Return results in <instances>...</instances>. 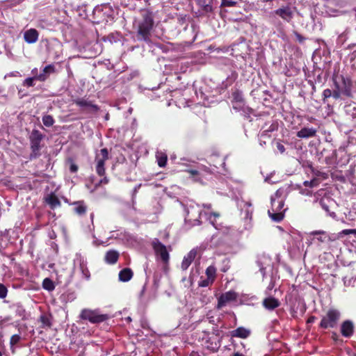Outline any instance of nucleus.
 Masks as SVG:
<instances>
[{"label":"nucleus","instance_id":"6e6d98bb","mask_svg":"<svg viewBox=\"0 0 356 356\" xmlns=\"http://www.w3.org/2000/svg\"><path fill=\"white\" fill-rule=\"evenodd\" d=\"M283 193H284V190L283 189H278L275 193L274 194V195H273L272 197H274L275 198V201L277 200H280V198L282 197V195H283Z\"/></svg>","mask_w":356,"mask_h":356},{"label":"nucleus","instance_id":"13d9d810","mask_svg":"<svg viewBox=\"0 0 356 356\" xmlns=\"http://www.w3.org/2000/svg\"><path fill=\"white\" fill-rule=\"evenodd\" d=\"M276 146H277V149L279 150V152L280 153L282 154V153H284L285 152V147H284V146L282 143H277Z\"/></svg>","mask_w":356,"mask_h":356},{"label":"nucleus","instance_id":"58836bf2","mask_svg":"<svg viewBox=\"0 0 356 356\" xmlns=\"http://www.w3.org/2000/svg\"><path fill=\"white\" fill-rule=\"evenodd\" d=\"M156 158L159 166L161 168L165 167L168 161L167 155L161 154V155L157 156Z\"/></svg>","mask_w":356,"mask_h":356},{"label":"nucleus","instance_id":"864d4df0","mask_svg":"<svg viewBox=\"0 0 356 356\" xmlns=\"http://www.w3.org/2000/svg\"><path fill=\"white\" fill-rule=\"evenodd\" d=\"M308 167L311 169L312 170V172L315 175V176H317V177H320V176H322L324 173L321 172V171L314 168L312 167V163H309L308 164Z\"/></svg>","mask_w":356,"mask_h":356},{"label":"nucleus","instance_id":"4d7b16f0","mask_svg":"<svg viewBox=\"0 0 356 356\" xmlns=\"http://www.w3.org/2000/svg\"><path fill=\"white\" fill-rule=\"evenodd\" d=\"M295 36H296L297 40L300 43L303 42L305 40V38H304L302 35H300L298 32H295Z\"/></svg>","mask_w":356,"mask_h":356},{"label":"nucleus","instance_id":"4468645a","mask_svg":"<svg viewBox=\"0 0 356 356\" xmlns=\"http://www.w3.org/2000/svg\"><path fill=\"white\" fill-rule=\"evenodd\" d=\"M317 129L313 127H303L297 132V136L300 138H309L316 136Z\"/></svg>","mask_w":356,"mask_h":356},{"label":"nucleus","instance_id":"c756f323","mask_svg":"<svg viewBox=\"0 0 356 356\" xmlns=\"http://www.w3.org/2000/svg\"><path fill=\"white\" fill-rule=\"evenodd\" d=\"M268 214L270 218L275 222H280L284 218V214L282 212L279 211H268Z\"/></svg>","mask_w":356,"mask_h":356},{"label":"nucleus","instance_id":"20e7f679","mask_svg":"<svg viewBox=\"0 0 356 356\" xmlns=\"http://www.w3.org/2000/svg\"><path fill=\"white\" fill-rule=\"evenodd\" d=\"M341 317V313L335 309H329L322 318L319 326L323 329L335 327Z\"/></svg>","mask_w":356,"mask_h":356},{"label":"nucleus","instance_id":"f03ea898","mask_svg":"<svg viewBox=\"0 0 356 356\" xmlns=\"http://www.w3.org/2000/svg\"><path fill=\"white\" fill-rule=\"evenodd\" d=\"M334 84L336 88H339L343 96L353 97L356 92V82L353 81L348 75H337L334 78Z\"/></svg>","mask_w":356,"mask_h":356},{"label":"nucleus","instance_id":"79ce46f5","mask_svg":"<svg viewBox=\"0 0 356 356\" xmlns=\"http://www.w3.org/2000/svg\"><path fill=\"white\" fill-rule=\"evenodd\" d=\"M37 79L36 76L29 77L24 81L23 85L26 87H32L34 86V80Z\"/></svg>","mask_w":356,"mask_h":356},{"label":"nucleus","instance_id":"412c9836","mask_svg":"<svg viewBox=\"0 0 356 356\" xmlns=\"http://www.w3.org/2000/svg\"><path fill=\"white\" fill-rule=\"evenodd\" d=\"M232 103L233 104V108L237 111H242L245 113H247L248 115L252 113L253 111V110L251 108L245 106V101H243L241 103H238V102H232Z\"/></svg>","mask_w":356,"mask_h":356},{"label":"nucleus","instance_id":"39448f33","mask_svg":"<svg viewBox=\"0 0 356 356\" xmlns=\"http://www.w3.org/2000/svg\"><path fill=\"white\" fill-rule=\"evenodd\" d=\"M80 318L83 320H88L92 323H98L107 320L108 315L99 314L96 311L84 309L80 314Z\"/></svg>","mask_w":356,"mask_h":356},{"label":"nucleus","instance_id":"49530a36","mask_svg":"<svg viewBox=\"0 0 356 356\" xmlns=\"http://www.w3.org/2000/svg\"><path fill=\"white\" fill-rule=\"evenodd\" d=\"M8 289L6 286L0 283V298L3 299L6 297Z\"/></svg>","mask_w":356,"mask_h":356},{"label":"nucleus","instance_id":"c9c22d12","mask_svg":"<svg viewBox=\"0 0 356 356\" xmlns=\"http://www.w3.org/2000/svg\"><path fill=\"white\" fill-rule=\"evenodd\" d=\"M312 235H321L318 240L321 242H327V233L323 230L314 231L311 233Z\"/></svg>","mask_w":356,"mask_h":356},{"label":"nucleus","instance_id":"0eeeda50","mask_svg":"<svg viewBox=\"0 0 356 356\" xmlns=\"http://www.w3.org/2000/svg\"><path fill=\"white\" fill-rule=\"evenodd\" d=\"M273 13L288 23L292 21L294 15L292 8L289 6H282L274 10Z\"/></svg>","mask_w":356,"mask_h":356},{"label":"nucleus","instance_id":"2eb2a0df","mask_svg":"<svg viewBox=\"0 0 356 356\" xmlns=\"http://www.w3.org/2000/svg\"><path fill=\"white\" fill-rule=\"evenodd\" d=\"M74 103L84 110L91 109L93 111H97L99 110V107L97 105L84 99H77L74 100Z\"/></svg>","mask_w":356,"mask_h":356},{"label":"nucleus","instance_id":"9b49d317","mask_svg":"<svg viewBox=\"0 0 356 356\" xmlns=\"http://www.w3.org/2000/svg\"><path fill=\"white\" fill-rule=\"evenodd\" d=\"M341 333L345 337H350L354 333V325L350 320L343 322L341 325Z\"/></svg>","mask_w":356,"mask_h":356},{"label":"nucleus","instance_id":"7ed1b4c3","mask_svg":"<svg viewBox=\"0 0 356 356\" xmlns=\"http://www.w3.org/2000/svg\"><path fill=\"white\" fill-rule=\"evenodd\" d=\"M44 137V135H43L40 131L37 129H33L31 131L29 136V140L31 149L29 159L31 160L35 159L40 156V143Z\"/></svg>","mask_w":356,"mask_h":356},{"label":"nucleus","instance_id":"680f3d73","mask_svg":"<svg viewBox=\"0 0 356 356\" xmlns=\"http://www.w3.org/2000/svg\"><path fill=\"white\" fill-rule=\"evenodd\" d=\"M108 183V179L106 177H105L99 181V182L98 183V184H97V186H100L101 184H107Z\"/></svg>","mask_w":356,"mask_h":356},{"label":"nucleus","instance_id":"f257e3e1","mask_svg":"<svg viewBox=\"0 0 356 356\" xmlns=\"http://www.w3.org/2000/svg\"><path fill=\"white\" fill-rule=\"evenodd\" d=\"M154 19L149 12H145L142 15V19L138 22L136 38L139 41L147 43L151 42L152 31L154 26Z\"/></svg>","mask_w":356,"mask_h":356},{"label":"nucleus","instance_id":"6ab92c4d","mask_svg":"<svg viewBox=\"0 0 356 356\" xmlns=\"http://www.w3.org/2000/svg\"><path fill=\"white\" fill-rule=\"evenodd\" d=\"M133 271L131 269L129 268H125L120 271L119 273V280L121 282H128L129 281L132 277H133Z\"/></svg>","mask_w":356,"mask_h":356},{"label":"nucleus","instance_id":"8fccbe9b","mask_svg":"<svg viewBox=\"0 0 356 356\" xmlns=\"http://www.w3.org/2000/svg\"><path fill=\"white\" fill-rule=\"evenodd\" d=\"M68 161L70 163V172H73V173L76 172L78 170V168H79L78 165L73 162L72 159H70L68 160Z\"/></svg>","mask_w":356,"mask_h":356},{"label":"nucleus","instance_id":"a18cd8bd","mask_svg":"<svg viewBox=\"0 0 356 356\" xmlns=\"http://www.w3.org/2000/svg\"><path fill=\"white\" fill-rule=\"evenodd\" d=\"M40 321L43 325L51 327V323L50 322V319L48 316L42 315L40 316Z\"/></svg>","mask_w":356,"mask_h":356},{"label":"nucleus","instance_id":"bf43d9fd","mask_svg":"<svg viewBox=\"0 0 356 356\" xmlns=\"http://www.w3.org/2000/svg\"><path fill=\"white\" fill-rule=\"evenodd\" d=\"M319 203H320L321 207L325 211L329 212V207L325 204V202L323 200H321Z\"/></svg>","mask_w":356,"mask_h":356},{"label":"nucleus","instance_id":"1a4fd4ad","mask_svg":"<svg viewBox=\"0 0 356 356\" xmlns=\"http://www.w3.org/2000/svg\"><path fill=\"white\" fill-rule=\"evenodd\" d=\"M153 247L156 253L160 255L162 261L163 262H168L169 260V254L167 251L166 247L159 240L154 242Z\"/></svg>","mask_w":356,"mask_h":356},{"label":"nucleus","instance_id":"c03bdc74","mask_svg":"<svg viewBox=\"0 0 356 356\" xmlns=\"http://www.w3.org/2000/svg\"><path fill=\"white\" fill-rule=\"evenodd\" d=\"M213 282V280H210L209 278H206L204 280L200 281L198 285L199 286L201 287H206L211 285Z\"/></svg>","mask_w":356,"mask_h":356},{"label":"nucleus","instance_id":"5fc2aeb1","mask_svg":"<svg viewBox=\"0 0 356 356\" xmlns=\"http://www.w3.org/2000/svg\"><path fill=\"white\" fill-rule=\"evenodd\" d=\"M101 154L102 156V159L100 160H104L105 162L108 159V152L106 148H103L100 150Z\"/></svg>","mask_w":356,"mask_h":356},{"label":"nucleus","instance_id":"c85d7f7f","mask_svg":"<svg viewBox=\"0 0 356 356\" xmlns=\"http://www.w3.org/2000/svg\"><path fill=\"white\" fill-rule=\"evenodd\" d=\"M262 129L264 130L261 134V138H263L265 136V135H268V133L275 131L277 129V125L275 124H270L269 126H268V124L266 123L262 127Z\"/></svg>","mask_w":356,"mask_h":356},{"label":"nucleus","instance_id":"0e129e2a","mask_svg":"<svg viewBox=\"0 0 356 356\" xmlns=\"http://www.w3.org/2000/svg\"><path fill=\"white\" fill-rule=\"evenodd\" d=\"M192 176H195V175H197L199 174V172L197 170H189L188 171Z\"/></svg>","mask_w":356,"mask_h":356},{"label":"nucleus","instance_id":"f8f14e48","mask_svg":"<svg viewBox=\"0 0 356 356\" xmlns=\"http://www.w3.org/2000/svg\"><path fill=\"white\" fill-rule=\"evenodd\" d=\"M251 334L250 329L244 327H238V328L229 332L231 337H237L241 339H247Z\"/></svg>","mask_w":356,"mask_h":356},{"label":"nucleus","instance_id":"473e14b6","mask_svg":"<svg viewBox=\"0 0 356 356\" xmlns=\"http://www.w3.org/2000/svg\"><path fill=\"white\" fill-rule=\"evenodd\" d=\"M345 111L347 115L353 118H356V106L355 105L349 104L346 106Z\"/></svg>","mask_w":356,"mask_h":356},{"label":"nucleus","instance_id":"b1692460","mask_svg":"<svg viewBox=\"0 0 356 356\" xmlns=\"http://www.w3.org/2000/svg\"><path fill=\"white\" fill-rule=\"evenodd\" d=\"M197 4L202 8L205 13H211L213 10L211 1L209 0H196Z\"/></svg>","mask_w":356,"mask_h":356},{"label":"nucleus","instance_id":"4c0bfd02","mask_svg":"<svg viewBox=\"0 0 356 356\" xmlns=\"http://www.w3.org/2000/svg\"><path fill=\"white\" fill-rule=\"evenodd\" d=\"M80 269L81 270L83 277L86 280H88L90 277V273L83 261L80 263Z\"/></svg>","mask_w":356,"mask_h":356},{"label":"nucleus","instance_id":"052dcab7","mask_svg":"<svg viewBox=\"0 0 356 356\" xmlns=\"http://www.w3.org/2000/svg\"><path fill=\"white\" fill-rule=\"evenodd\" d=\"M221 331L218 330H213L211 334H214L215 337H221V339H222V336L221 335Z\"/></svg>","mask_w":356,"mask_h":356},{"label":"nucleus","instance_id":"423d86ee","mask_svg":"<svg viewBox=\"0 0 356 356\" xmlns=\"http://www.w3.org/2000/svg\"><path fill=\"white\" fill-rule=\"evenodd\" d=\"M271 264L270 257L265 253L259 254L257 256L256 264L259 268L263 277L266 276V269Z\"/></svg>","mask_w":356,"mask_h":356},{"label":"nucleus","instance_id":"37998d69","mask_svg":"<svg viewBox=\"0 0 356 356\" xmlns=\"http://www.w3.org/2000/svg\"><path fill=\"white\" fill-rule=\"evenodd\" d=\"M21 339V337L19 334H13L10 337V344L13 347V346L16 345Z\"/></svg>","mask_w":356,"mask_h":356},{"label":"nucleus","instance_id":"338daca9","mask_svg":"<svg viewBox=\"0 0 356 356\" xmlns=\"http://www.w3.org/2000/svg\"><path fill=\"white\" fill-rule=\"evenodd\" d=\"M260 145L261 146L264 145L266 144V141L263 140V138H259Z\"/></svg>","mask_w":356,"mask_h":356},{"label":"nucleus","instance_id":"dca6fc26","mask_svg":"<svg viewBox=\"0 0 356 356\" xmlns=\"http://www.w3.org/2000/svg\"><path fill=\"white\" fill-rule=\"evenodd\" d=\"M196 254L197 251L195 249H193L184 257L181 263L182 270H186L189 267L192 261L195 259Z\"/></svg>","mask_w":356,"mask_h":356},{"label":"nucleus","instance_id":"9d476101","mask_svg":"<svg viewBox=\"0 0 356 356\" xmlns=\"http://www.w3.org/2000/svg\"><path fill=\"white\" fill-rule=\"evenodd\" d=\"M237 298V294L236 292L229 291L225 293H222L218 298V308H222L225 305L230 301L235 300Z\"/></svg>","mask_w":356,"mask_h":356},{"label":"nucleus","instance_id":"72a5a7b5","mask_svg":"<svg viewBox=\"0 0 356 356\" xmlns=\"http://www.w3.org/2000/svg\"><path fill=\"white\" fill-rule=\"evenodd\" d=\"M42 286L49 291H53L55 288L54 282L49 278H45L43 280Z\"/></svg>","mask_w":356,"mask_h":356},{"label":"nucleus","instance_id":"774afa93","mask_svg":"<svg viewBox=\"0 0 356 356\" xmlns=\"http://www.w3.org/2000/svg\"><path fill=\"white\" fill-rule=\"evenodd\" d=\"M233 356H244L243 354L239 353L238 352L234 353Z\"/></svg>","mask_w":356,"mask_h":356},{"label":"nucleus","instance_id":"6e6552de","mask_svg":"<svg viewBox=\"0 0 356 356\" xmlns=\"http://www.w3.org/2000/svg\"><path fill=\"white\" fill-rule=\"evenodd\" d=\"M220 342L221 337H215L214 334H211L206 339L205 346L207 349L216 352L220 347Z\"/></svg>","mask_w":356,"mask_h":356},{"label":"nucleus","instance_id":"a878e982","mask_svg":"<svg viewBox=\"0 0 356 356\" xmlns=\"http://www.w3.org/2000/svg\"><path fill=\"white\" fill-rule=\"evenodd\" d=\"M202 211H198L197 213V216H195V218L194 219H193L192 218H191L190 216V212L189 211H187V215L185 217V220L186 221H193V222H191V225L192 226H194V225H200L201 224V221L200 220V216L202 214Z\"/></svg>","mask_w":356,"mask_h":356},{"label":"nucleus","instance_id":"4be33fe9","mask_svg":"<svg viewBox=\"0 0 356 356\" xmlns=\"http://www.w3.org/2000/svg\"><path fill=\"white\" fill-rule=\"evenodd\" d=\"M15 312L16 316L24 319L26 316V310L19 302L15 303L10 307Z\"/></svg>","mask_w":356,"mask_h":356},{"label":"nucleus","instance_id":"69168bd1","mask_svg":"<svg viewBox=\"0 0 356 356\" xmlns=\"http://www.w3.org/2000/svg\"><path fill=\"white\" fill-rule=\"evenodd\" d=\"M202 207H203L204 208L207 209H211V207H212V205H211V204H202Z\"/></svg>","mask_w":356,"mask_h":356},{"label":"nucleus","instance_id":"f3484780","mask_svg":"<svg viewBox=\"0 0 356 356\" xmlns=\"http://www.w3.org/2000/svg\"><path fill=\"white\" fill-rule=\"evenodd\" d=\"M280 304L279 300L273 297L266 298L263 300L264 307L268 310H273L278 307Z\"/></svg>","mask_w":356,"mask_h":356},{"label":"nucleus","instance_id":"aec40b11","mask_svg":"<svg viewBox=\"0 0 356 356\" xmlns=\"http://www.w3.org/2000/svg\"><path fill=\"white\" fill-rule=\"evenodd\" d=\"M46 202L50 206L52 209L60 206V202L57 196L51 193L46 197Z\"/></svg>","mask_w":356,"mask_h":356},{"label":"nucleus","instance_id":"f704fd0d","mask_svg":"<svg viewBox=\"0 0 356 356\" xmlns=\"http://www.w3.org/2000/svg\"><path fill=\"white\" fill-rule=\"evenodd\" d=\"M216 269L213 266H209L206 269V275L207 276V278H209L210 280H211L213 281H214V279L216 277Z\"/></svg>","mask_w":356,"mask_h":356},{"label":"nucleus","instance_id":"a19ab883","mask_svg":"<svg viewBox=\"0 0 356 356\" xmlns=\"http://www.w3.org/2000/svg\"><path fill=\"white\" fill-rule=\"evenodd\" d=\"M318 184V181L316 179H313L311 181H305L303 182V185L306 187L314 188L317 186Z\"/></svg>","mask_w":356,"mask_h":356},{"label":"nucleus","instance_id":"603ef678","mask_svg":"<svg viewBox=\"0 0 356 356\" xmlns=\"http://www.w3.org/2000/svg\"><path fill=\"white\" fill-rule=\"evenodd\" d=\"M236 4V1L232 0H222L221 6H234Z\"/></svg>","mask_w":356,"mask_h":356},{"label":"nucleus","instance_id":"a211bd4d","mask_svg":"<svg viewBox=\"0 0 356 356\" xmlns=\"http://www.w3.org/2000/svg\"><path fill=\"white\" fill-rule=\"evenodd\" d=\"M120 254L114 250H108L105 254V261L108 264H115L119 258Z\"/></svg>","mask_w":356,"mask_h":356},{"label":"nucleus","instance_id":"cd10ccee","mask_svg":"<svg viewBox=\"0 0 356 356\" xmlns=\"http://www.w3.org/2000/svg\"><path fill=\"white\" fill-rule=\"evenodd\" d=\"M232 102L241 103L243 101H245L243 92L238 89H236L234 91L232 92Z\"/></svg>","mask_w":356,"mask_h":356},{"label":"nucleus","instance_id":"de8ad7c7","mask_svg":"<svg viewBox=\"0 0 356 356\" xmlns=\"http://www.w3.org/2000/svg\"><path fill=\"white\" fill-rule=\"evenodd\" d=\"M343 95V93L341 92L339 88H336L332 91V96L334 99H338L341 98V97Z\"/></svg>","mask_w":356,"mask_h":356},{"label":"nucleus","instance_id":"e2e57ef3","mask_svg":"<svg viewBox=\"0 0 356 356\" xmlns=\"http://www.w3.org/2000/svg\"><path fill=\"white\" fill-rule=\"evenodd\" d=\"M316 320V317L314 316H310L308 319H307V323L310 324V323H313Z\"/></svg>","mask_w":356,"mask_h":356},{"label":"nucleus","instance_id":"e433bc0d","mask_svg":"<svg viewBox=\"0 0 356 356\" xmlns=\"http://www.w3.org/2000/svg\"><path fill=\"white\" fill-rule=\"evenodd\" d=\"M204 215L208 216V220L215 227V228L216 229H218L217 227V226L216 225V220H215V219H213L212 218L213 217L214 218H218L220 216V213H218V212H211L210 213L204 212Z\"/></svg>","mask_w":356,"mask_h":356},{"label":"nucleus","instance_id":"bb28decb","mask_svg":"<svg viewBox=\"0 0 356 356\" xmlns=\"http://www.w3.org/2000/svg\"><path fill=\"white\" fill-rule=\"evenodd\" d=\"M73 204L76 205L74 211L79 215H83L86 211V206L83 201L75 202Z\"/></svg>","mask_w":356,"mask_h":356},{"label":"nucleus","instance_id":"2f4dec72","mask_svg":"<svg viewBox=\"0 0 356 356\" xmlns=\"http://www.w3.org/2000/svg\"><path fill=\"white\" fill-rule=\"evenodd\" d=\"M42 123L44 126L47 127H50L53 126L55 121L53 117L50 115H45L42 117Z\"/></svg>","mask_w":356,"mask_h":356},{"label":"nucleus","instance_id":"ea45409f","mask_svg":"<svg viewBox=\"0 0 356 356\" xmlns=\"http://www.w3.org/2000/svg\"><path fill=\"white\" fill-rule=\"evenodd\" d=\"M353 234L356 236V229H343L341 232H339V238H342L345 235Z\"/></svg>","mask_w":356,"mask_h":356},{"label":"nucleus","instance_id":"3c124183","mask_svg":"<svg viewBox=\"0 0 356 356\" xmlns=\"http://www.w3.org/2000/svg\"><path fill=\"white\" fill-rule=\"evenodd\" d=\"M332 96V90L330 89H325L323 92V101L325 103V100Z\"/></svg>","mask_w":356,"mask_h":356},{"label":"nucleus","instance_id":"09e8293b","mask_svg":"<svg viewBox=\"0 0 356 356\" xmlns=\"http://www.w3.org/2000/svg\"><path fill=\"white\" fill-rule=\"evenodd\" d=\"M339 233L337 234H327V241H337L338 239H339Z\"/></svg>","mask_w":356,"mask_h":356},{"label":"nucleus","instance_id":"393cba45","mask_svg":"<svg viewBox=\"0 0 356 356\" xmlns=\"http://www.w3.org/2000/svg\"><path fill=\"white\" fill-rule=\"evenodd\" d=\"M270 200L272 204V211L280 212V211L284 207V200L282 199H280L275 201V198L274 197H271Z\"/></svg>","mask_w":356,"mask_h":356},{"label":"nucleus","instance_id":"ddd939ff","mask_svg":"<svg viewBox=\"0 0 356 356\" xmlns=\"http://www.w3.org/2000/svg\"><path fill=\"white\" fill-rule=\"evenodd\" d=\"M38 31L35 29H30L24 33V39L28 44H33L38 41Z\"/></svg>","mask_w":356,"mask_h":356},{"label":"nucleus","instance_id":"5701e85b","mask_svg":"<svg viewBox=\"0 0 356 356\" xmlns=\"http://www.w3.org/2000/svg\"><path fill=\"white\" fill-rule=\"evenodd\" d=\"M54 71V67L52 65H48L46 67H44L42 70V72L36 76L37 80H39L40 81H44L47 78V74L53 72Z\"/></svg>","mask_w":356,"mask_h":356},{"label":"nucleus","instance_id":"7c9ffc66","mask_svg":"<svg viewBox=\"0 0 356 356\" xmlns=\"http://www.w3.org/2000/svg\"><path fill=\"white\" fill-rule=\"evenodd\" d=\"M105 162L104 160H98L96 165V172L99 176L105 175Z\"/></svg>","mask_w":356,"mask_h":356}]
</instances>
